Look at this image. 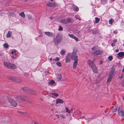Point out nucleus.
<instances>
[{"mask_svg":"<svg viewBox=\"0 0 124 124\" xmlns=\"http://www.w3.org/2000/svg\"><path fill=\"white\" fill-rule=\"evenodd\" d=\"M77 50L76 49H74L72 54H71V57L72 59L74 61L73 64V67L74 68H76L78 61V56L77 55Z\"/></svg>","mask_w":124,"mask_h":124,"instance_id":"nucleus-1","label":"nucleus"},{"mask_svg":"<svg viewBox=\"0 0 124 124\" xmlns=\"http://www.w3.org/2000/svg\"><path fill=\"white\" fill-rule=\"evenodd\" d=\"M88 64L91 67L93 72L96 73L98 71V69L96 66L92 61L89 60L87 62Z\"/></svg>","mask_w":124,"mask_h":124,"instance_id":"nucleus-2","label":"nucleus"},{"mask_svg":"<svg viewBox=\"0 0 124 124\" xmlns=\"http://www.w3.org/2000/svg\"><path fill=\"white\" fill-rule=\"evenodd\" d=\"M4 65L6 68L10 69H15L17 68L16 65L8 62H4Z\"/></svg>","mask_w":124,"mask_h":124,"instance_id":"nucleus-3","label":"nucleus"},{"mask_svg":"<svg viewBox=\"0 0 124 124\" xmlns=\"http://www.w3.org/2000/svg\"><path fill=\"white\" fill-rule=\"evenodd\" d=\"M92 50L93 52L92 54L94 55H100L102 53V52L96 46L93 47L92 48Z\"/></svg>","mask_w":124,"mask_h":124,"instance_id":"nucleus-4","label":"nucleus"},{"mask_svg":"<svg viewBox=\"0 0 124 124\" xmlns=\"http://www.w3.org/2000/svg\"><path fill=\"white\" fill-rule=\"evenodd\" d=\"M62 36L59 34H58L55 38H54V42L55 44H58L61 41L62 39Z\"/></svg>","mask_w":124,"mask_h":124,"instance_id":"nucleus-5","label":"nucleus"},{"mask_svg":"<svg viewBox=\"0 0 124 124\" xmlns=\"http://www.w3.org/2000/svg\"><path fill=\"white\" fill-rule=\"evenodd\" d=\"M15 98L17 102H21L22 101H26V97L24 96L18 95Z\"/></svg>","mask_w":124,"mask_h":124,"instance_id":"nucleus-6","label":"nucleus"},{"mask_svg":"<svg viewBox=\"0 0 124 124\" xmlns=\"http://www.w3.org/2000/svg\"><path fill=\"white\" fill-rule=\"evenodd\" d=\"M7 99L11 104L13 106L16 107L17 105V103L15 101L10 97H8Z\"/></svg>","mask_w":124,"mask_h":124,"instance_id":"nucleus-7","label":"nucleus"},{"mask_svg":"<svg viewBox=\"0 0 124 124\" xmlns=\"http://www.w3.org/2000/svg\"><path fill=\"white\" fill-rule=\"evenodd\" d=\"M72 19L68 18L65 19L61 20H60V22L66 24L72 22Z\"/></svg>","mask_w":124,"mask_h":124,"instance_id":"nucleus-8","label":"nucleus"},{"mask_svg":"<svg viewBox=\"0 0 124 124\" xmlns=\"http://www.w3.org/2000/svg\"><path fill=\"white\" fill-rule=\"evenodd\" d=\"M118 112L119 115L122 117H124V112L122 109V107L120 106L118 109Z\"/></svg>","mask_w":124,"mask_h":124,"instance_id":"nucleus-9","label":"nucleus"},{"mask_svg":"<svg viewBox=\"0 0 124 124\" xmlns=\"http://www.w3.org/2000/svg\"><path fill=\"white\" fill-rule=\"evenodd\" d=\"M71 58V54L69 53L65 57L66 62L67 63L69 62L70 61Z\"/></svg>","mask_w":124,"mask_h":124,"instance_id":"nucleus-10","label":"nucleus"},{"mask_svg":"<svg viewBox=\"0 0 124 124\" xmlns=\"http://www.w3.org/2000/svg\"><path fill=\"white\" fill-rule=\"evenodd\" d=\"M56 3H55L50 2L46 4L47 6L49 7H52L55 6Z\"/></svg>","mask_w":124,"mask_h":124,"instance_id":"nucleus-11","label":"nucleus"},{"mask_svg":"<svg viewBox=\"0 0 124 124\" xmlns=\"http://www.w3.org/2000/svg\"><path fill=\"white\" fill-rule=\"evenodd\" d=\"M28 93L31 95H34L36 94V92L34 90L30 89Z\"/></svg>","mask_w":124,"mask_h":124,"instance_id":"nucleus-12","label":"nucleus"},{"mask_svg":"<svg viewBox=\"0 0 124 124\" xmlns=\"http://www.w3.org/2000/svg\"><path fill=\"white\" fill-rule=\"evenodd\" d=\"M69 37H70L72 39H74L77 42L78 41V38L76 37H75V36H74L73 35L71 34H69Z\"/></svg>","mask_w":124,"mask_h":124,"instance_id":"nucleus-13","label":"nucleus"},{"mask_svg":"<svg viewBox=\"0 0 124 124\" xmlns=\"http://www.w3.org/2000/svg\"><path fill=\"white\" fill-rule=\"evenodd\" d=\"M25 92L28 93L30 88L28 87H24L21 88Z\"/></svg>","mask_w":124,"mask_h":124,"instance_id":"nucleus-14","label":"nucleus"},{"mask_svg":"<svg viewBox=\"0 0 124 124\" xmlns=\"http://www.w3.org/2000/svg\"><path fill=\"white\" fill-rule=\"evenodd\" d=\"M14 81L17 83H20L22 81L21 79L17 78H14Z\"/></svg>","mask_w":124,"mask_h":124,"instance_id":"nucleus-15","label":"nucleus"},{"mask_svg":"<svg viewBox=\"0 0 124 124\" xmlns=\"http://www.w3.org/2000/svg\"><path fill=\"white\" fill-rule=\"evenodd\" d=\"M45 34L48 36L52 37L53 35V34L52 32H46Z\"/></svg>","mask_w":124,"mask_h":124,"instance_id":"nucleus-16","label":"nucleus"},{"mask_svg":"<svg viewBox=\"0 0 124 124\" xmlns=\"http://www.w3.org/2000/svg\"><path fill=\"white\" fill-rule=\"evenodd\" d=\"M63 100L60 99H57L56 100V103L57 104H58V103L62 104L63 103Z\"/></svg>","mask_w":124,"mask_h":124,"instance_id":"nucleus-17","label":"nucleus"},{"mask_svg":"<svg viewBox=\"0 0 124 124\" xmlns=\"http://www.w3.org/2000/svg\"><path fill=\"white\" fill-rule=\"evenodd\" d=\"M116 67V66L113 65L111 68L110 72L114 73Z\"/></svg>","mask_w":124,"mask_h":124,"instance_id":"nucleus-18","label":"nucleus"},{"mask_svg":"<svg viewBox=\"0 0 124 124\" xmlns=\"http://www.w3.org/2000/svg\"><path fill=\"white\" fill-rule=\"evenodd\" d=\"M62 76L61 74H58L56 78L57 80L58 81L60 80L62 78Z\"/></svg>","mask_w":124,"mask_h":124,"instance_id":"nucleus-19","label":"nucleus"},{"mask_svg":"<svg viewBox=\"0 0 124 124\" xmlns=\"http://www.w3.org/2000/svg\"><path fill=\"white\" fill-rule=\"evenodd\" d=\"M55 83L54 81L53 80H51L49 81L48 84L50 85H52Z\"/></svg>","mask_w":124,"mask_h":124,"instance_id":"nucleus-20","label":"nucleus"},{"mask_svg":"<svg viewBox=\"0 0 124 124\" xmlns=\"http://www.w3.org/2000/svg\"><path fill=\"white\" fill-rule=\"evenodd\" d=\"M51 95H52V97H57L58 96V94L55 93H51L50 94Z\"/></svg>","mask_w":124,"mask_h":124,"instance_id":"nucleus-21","label":"nucleus"},{"mask_svg":"<svg viewBox=\"0 0 124 124\" xmlns=\"http://www.w3.org/2000/svg\"><path fill=\"white\" fill-rule=\"evenodd\" d=\"M118 54L120 57H122L124 56V53L123 52H121L118 53Z\"/></svg>","mask_w":124,"mask_h":124,"instance_id":"nucleus-22","label":"nucleus"},{"mask_svg":"<svg viewBox=\"0 0 124 124\" xmlns=\"http://www.w3.org/2000/svg\"><path fill=\"white\" fill-rule=\"evenodd\" d=\"M73 10L75 11H78V7L75 6H72Z\"/></svg>","mask_w":124,"mask_h":124,"instance_id":"nucleus-23","label":"nucleus"},{"mask_svg":"<svg viewBox=\"0 0 124 124\" xmlns=\"http://www.w3.org/2000/svg\"><path fill=\"white\" fill-rule=\"evenodd\" d=\"M12 34V32L10 31H9L7 34V37H10Z\"/></svg>","mask_w":124,"mask_h":124,"instance_id":"nucleus-24","label":"nucleus"},{"mask_svg":"<svg viewBox=\"0 0 124 124\" xmlns=\"http://www.w3.org/2000/svg\"><path fill=\"white\" fill-rule=\"evenodd\" d=\"M19 15L23 17H25V15L23 12H22L19 14Z\"/></svg>","mask_w":124,"mask_h":124,"instance_id":"nucleus-25","label":"nucleus"},{"mask_svg":"<svg viewBox=\"0 0 124 124\" xmlns=\"http://www.w3.org/2000/svg\"><path fill=\"white\" fill-rule=\"evenodd\" d=\"M114 20L112 19L111 18L109 21V22L110 24H112L114 22Z\"/></svg>","mask_w":124,"mask_h":124,"instance_id":"nucleus-26","label":"nucleus"},{"mask_svg":"<svg viewBox=\"0 0 124 124\" xmlns=\"http://www.w3.org/2000/svg\"><path fill=\"white\" fill-rule=\"evenodd\" d=\"M95 23H98L99 22L100 20V19L99 18L96 17L95 18Z\"/></svg>","mask_w":124,"mask_h":124,"instance_id":"nucleus-27","label":"nucleus"},{"mask_svg":"<svg viewBox=\"0 0 124 124\" xmlns=\"http://www.w3.org/2000/svg\"><path fill=\"white\" fill-rule=\"evenodd\" d=\"M14 78L15 77H12L11 76H8V78L9 79L13 81H14Z\"/></svg>","mask_w":124,"mask_h":124,"instance_id":"nucleus-28","label":"nucleus"},{"mask_svg":"<svg viewBox=\"0 0 124 124\" xmlns=\"http://www.w3.org/2000/svg\"><path fill=\"white\" fill-rule=\"evenodd\" d=\"M113 73L109 72L108 77H111L112 78L113 76Z\"/></svg>","mask_w":124,"mask_h":124,"instance_id":"nucleus-29","label":"nucleus"},{"mask_svg":"<svg viewBox=\"0 0 124 124\" xmlns=\"http://www.w3.org/2000/svg\"><path fill=\"white\" fill-rule=\"evenodd\" d=\"M4 47L6 48H7L8 47V44L6 43H4L3 45Z\"/></svg>","mask_w":124,"mask_h":124,"instance_id":"nucleus-30","label":"nucleus"},{"mask_svg":"<svg viewBox=\"0 0 124 124\" xmlns=\"http://www.w3.org/2000/svg\"><path fill=\"white\" fill-rule=\"evenodd\" d=\"M112 78L111 77H108V78L107 80V83H108L110 82L111 81Z\"/></svg>","mask_w":124,"mask_h":124,"instance_id":"nucleus-31","label":"nucleus"},{"mask_svg":"<svg viewBox=\"0 0 124 124\" xmlns=\"http://www.w3.org/2000/svg\"><path fill=\"white\" fill-rule=\"evenodd\" d=\"M60 116L62 118V119H65L66 118L65 116L62 114L60 115Z\"/></svg>","mask_w":124,"mask_h":124,"instance_id":"nucleus-32","label":"nucleus"},{"mask_svg":"<svg viewBox=\"0 0 124 124\" xmlns=\"http://www.w3.org/2000/svg\"><path fill=\"white\" fill-rule=\"evenodd\" d=\"M65 53V51L63 50H62L60 52V54L62 55L64 54Z\"/></svg>","mask_w":124,"mask_h":124,"instance_id":"nucleus-33","label":"nucleus"},{"mask_svg":"<svg viewBox=\"0 0 124 124\" xmlns=\"http://www.w3.org/2000/svg\"><path fill=\"white\" fill-rule=\"evenodd\" d=\"M65 109H66V112H68V113H69L70 112V110H69L68 108L66 107L65 108Z\"/></svg>","mask_w":124,"mask_h":124,"instance_id":"nucleus-34","label":"nucleus"},{"mask_svg":"<svg viewBox=\"0 0 124 124\" xmlns=\"http://www.w3.org/2000/svg\"><path fill=\"white\" fill-rule=\"evenodd\" d=\"M108 59L109 60L111 61L113 59L112 57V56H109L108 57Z\"/></svg>","mask_w":124,"mask_h":124,"instance_id":"nucleus-35","label":"nucleus"},{"mask_svg":"<svg viewBox=\"0 0 124 124\" xmlns=\"http://www.w3.org/2000/svg\"><path fill=\"white\" fill-rule=\"evenodd\" d=\"M56 64L57 65L59 66H61V64L60 62H57Z\"/></svg>","mask_w":124,"mask_h":124,"instance_id":"nucleus-36","label":"nucleus"},{"mask_svg":"<svg viewBox=\"0 0 124 124\" xmlns=\"http://www.w3.org/2000/svg\"><path fill=\"white\" fill-rule=\"evenodd\" d=\"M98 32L97 31V30L93 31L92 32V33L93 34H95L97 33Z\"/></svg>","mask_w":124,"mask_h":124,"instance_id":"nucleus-37","label":"nucleus"},{"mask_svg":"<svg viewBox=\"0 0 124 124\" xmlns=\"http://www.w3.org/2000/svg\"><path fill=\"white\" fill-rule=\"evenodd\" d=\"M63 30V28L61 26H59V28L58 30L59 31H62Z\"/></svg>","mask_w":124,"mask_h":124,"instance_id":"nucleus-38","label":"nucleus"},{"mask_svg":"<svg viewBox=\"0 0 124 124\" xmlns=\"http://www.w3.org/2000/svg\"><path fill=\"white\" fill-rule=\"evenodd\" d=\"M59 58L58 57H57L55 59H54V60L56 61H58L59 60Z\"/></svg>","mask_w":124,"mask_h":124,"instance_id":"nucleus-39","label":"nucleus"},{"mask_svg":"<svg viewBox=\"0 0 124 124\" xmlns=\"http://www.w3.org/2000/svg\"><path fill=\"white\" fill-rule=\"evenodd\" d=\"M117 40L116 39H114L113 40V43L115 44L117 42Z\"/></svg>","mask_w":124,"mask_h":124,"instance_id":"nucleus-40","label":"nucleus"},{"mask_svg":"<svg viewBox=\"0 0 124 124\" xmlns=\"http://www.w3.org/2000/svg\"><path fill=\"white\" fill-rule=\"evenodd\" d=\"M28 18L30 20H31L32 18V17L28 15Z\"/></svg>","mask_w":124,"mask_h":124,"instance_id":"nucleus-41","label":"nucleus"},{"mask_svg":"<svg viewBox=\"0 0 124 124\" xmlns=\"http://www.w3.org/2000/svg\"><path fill=\"white\" fill-rule=\"evenodd\" d=\"M113 33L115 34H116L117 33V31L116 30H115L114 31Z\"/></svg>","mask_w":124,"mask_h":124,"instance_id":"nucleus-42","label":"nucleus"},{"mask_svg":"<svg viewBox=\"0 0 124 124\" xmlns=\"http://www.w3.org/2000/svg\"><path fill=\"white\" fill-rule=\"evenodd\" d=\"M117 110V109H114L113 110V111L114 112H116Z\"/></svg>","mask_w":124,"mask_h":124,"instance_id":"nucleus-43","label":"nucleus"},{"mask_svg":"<svg viewBox=\"0 0 124 124\" xmlns=\"http://www.w3.org/2000/svg\"><path fill=\"white\" fill-rule=\"evenodd\" d=\"M17 112L18 113H20V114L23 113V112H22L21 111H17Z\"/></svg>","mask_w":124,"mask_h":124,"instance_id":"nucleus-44","label":"nucleus"},{"mask_svg":"<svg viewBox=\"0 0 124 124\" xmlns=\"http://www.w3.org/2000/svg\"><path fill=\"white\" fill-rule=\"evenodd\" d=\"M123 75H121V76L119 77L120 78H123Z\"/></svg>","mask_w":124,"mask_h":124,"instance_id":"nucleus-45","label":"nucleus"},{"mask_svg":"<svg viewBox=\"0 0 124 124\" xmlns=\"http://www.w3.org/2000/svg\"><path fill=\"white\" fill-rule=\"evenodd\" d=\"M119 51V50L118 49H117L115 50V52H118Z\"/></svg>","mask_w":124,"mask_h":124,"instance_id":"nucleus-46","label":"nucleus"},{"mask_svg":"<svg viewBox=\"0 0 124 124\" xmlns=\"http://www.w3.org/2000/svg\"><path fill=\"white\" fill-rule=\"evenodd\" d=\"M111 46H112L113 47L114 46H115L114 44V43H113L111 44Z\"/></svg>","mask_w":124,"mask_h":124,"instance_id":"nucleus-47","label":"nucleus"},{"mask_svg":"<svg viewBox=\"0 0 124 124\" xmlns=\"http://www.w3.org/2000/svg\"><path fill=\"white\" fill-rule=\"evenodd\" d=\"M14 53V51H12L11 52V54H13Z\"/></svg>","mask_w":124,"mask_h":124,"instance_id":"nucleus-48","label":"nucleus"},{"mask_svg":"<svg viewBox=\"0 0 124 124\" xmlns=\"http://www.w3.org/2000/svg\"><path fill=\"white\" fill-rule=\"evenodd\" d=\"M49 60L50 61H51L52 60V59L51 58H50Z\"/></svg>","mask_w":124,"mask_h":124,"instance_id":"nucleus-49","label":"nucleus"},{"mask_svg":"<svg viewBox=\"0 0 124 124\" xmlns=\"http://www.w3.org/2000/svg\"><path fill=\"white\" fill-rule=\"evenodd\" d=\"M53 18V17H50V18L51 20H52Z\"/></svg>","mask_w":124,"mask_h":124,"instance_id":"nucleus-50","label":"nucleus"},{"mask_svg":"<svg viewBox=\"0 0 124 124\" xmlns=\"http://www.w3.org/2000/svg\"><path fill=\"white\" fill-rule=\"evenodd\" d=\"M57 116H58V117H57V118H59V116L58 115H57Z\"/></svg>","mask_w":124,"mask_h":124,"instance_id":"nucleus-51","label":"nucleus"},{"mask_svg":"<svg viewBox=\"0 0 124 124\" xmlns=\"http://www.w3.org/2000/svg\"><path fill=\"white\" fill-rule=\"evenodd\" d=\"M84 116H83V117H81V118H84Z\"/></svg>","mask_w":124,"mask_h":124,"instance_id":"nucleus-52","label":"nucleus"},{"mask_svg":"<svg viewBox=\"0 0 124 124\" xmlns=\"http://www.w3.org/2000/svg\"><path fill=\"white\" fill-rule=\"evenodd\" d=\"M122 71L124 72V68L122 70Z\"/></svg>","mask_w":124,"mask_h":124,"instance_id":"nucleus-53","label":"nucleus"},{"mask_svg":"<svg viewBox=\"0 0 124 124\" xmlns=\"http://www.w3.org/2000/svg\"><path fill=\"white\" fill-rule=\"evenodd\" d=\"M46 72H47V74H48L49 73V72H48V71H47V72H46Z\"/></svg>","mask_w":124,"mask_h":124,"instance_id":"nucleus-54","label":"nucleus"},{"mask_svg":"<svg viewBox=\"0 0 124 124\" xmlns=\"http://www.w3.org/2000/svg\"><path fill=\"white\" fill-rule=\"evenodd\" d=\"M34 124H37L35 122H34Z\"/></svg>","mask_w":124,"mask_h":124,"instance_id":"nucleus-55","label":"nucleus"},{"mask_svg":"<svg viewBox=\"0 0 124 124\" xmlns=\"http://www.w3.org/2000/svg\"><path fill=\"white\" fill-rule=\"evenodd\" d=\"M16 50H15L14 51V53H16Z\"/></svg>","mask_w":124,"mask_h":124,"instance_id":"nucleus-56","label":"nucleus"},{"mask_svg":"<svg viewBox=\"0 0 124 124\" xmlns=\"http://www.w3.org/2000/svg\"><path fill=\"white\" fill-rule=\"evenodd\" d=\"M15 55H17V54H16V53H15Z\"/></svg>","mask_w":124,"mask_h":124,"instance_id":"nucleus-57","label":"nucleus"},{"mask_svg":"<svg viewBox=\"0 0 124 124\" xmlns=\"http://www.w3.org/2000/svg\"><path fill=\"white\" fill-rule=\"evenodd\" d=\"M123 100H124V97H123Z\"/></svg>","mask_w":124,"mask_h":124,"instance_id":"nucleus-58","label":"nucleus"},{"mask_svg":"<svg viewBox=\"0 0 124 124\" xmlns=\"http://www.w3.org/2000/svg\"><path fill=\"white\" fill-rule=\"evenodd\" d=\"M11 57H12V58H14V57L13 56H11Z\"/></svg>","mask_w":124,"mask_h":124,"instance_id":"nucleus-59","label":"nucleus"},{"mask_svg":"<svg viewBox=\"0 0 124 124\" xmlns=\"http://www.w3.org/2000/svg\"><path fill=\"white\" fill-rule=\"evenodd\" d=\"M25 0V1H27V0Z\"/></svg>","mask_w":124,"mask_h":124,"instance_id":"nucleus-60","label":"nucleus"},{"mask_svg":"<svg viewBox=\"0 0 124 124\" xmlns=\"http://www.w3.org/2000/svg\"><path fill=\"white\" fill-rule=\"evenodd\" d=\"M73 110V109L72 108L71 109V111H72Z\"/></svg>","mask_w":124,"mask_h":124,"instance_id":"nucleus-61","label":"nucleus"},{"mask_svg":"<svg viewBox=\"0 0 124 124\" xmlns=\"http://www.w3.org/2000/svg\"><path fill=\"white\" fill-rule=\"evenodd\" d=\"M51 1H52L53 0H50Z\"/></svg>","mask_w":124,"mask_h":124,"instance_id":"nucleus-62","label":"nucleus"},{"mask_svg":"<svg viewBox=\"0 0 124 124\" xmlns=\"http://www.w3.org/2000/svg\"><path fill=\"white\" fill-rule=\"evenodd\" d=\"M123 2H124V0H123Z\"/></svg>","mask_w":124,"mask_h":124,"instance_id":"nucleus-63","label":"nucleus"},{"mask_svg":"<svg viewBox=\"0 0 124 124\" xmlns=\"http://www.w3.org/2000/svg\"><path fill=\"white\" fill-rule=\"evenodd\" d=\"M124 46V44H123Z\"/></svg>","mask_w":124,"mask_h":124,"instance_id":"nucleus-64","label":"nucleus"}]
</instances>
